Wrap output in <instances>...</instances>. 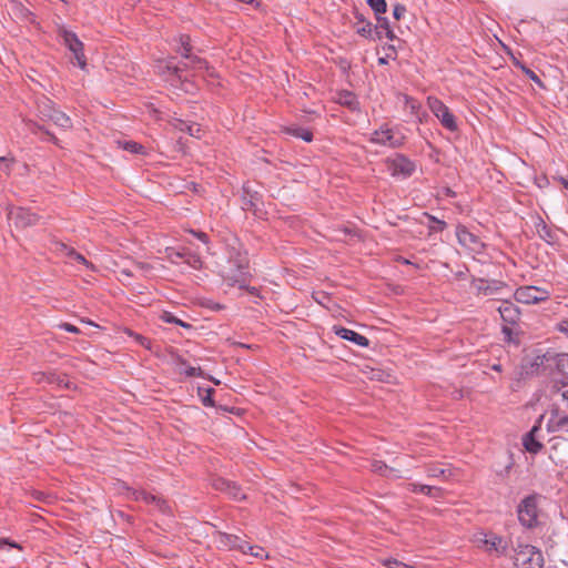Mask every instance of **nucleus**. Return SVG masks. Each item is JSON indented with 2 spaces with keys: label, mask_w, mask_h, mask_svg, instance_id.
<instances>
[{
  "label": "nucleus",
  "mask_w": 568,
  "mask_h": 568,
  "mask_svg": "<svg viewBox=\"0 0 568 568\" xmlns=\"http://www.w3.org/2000/svg\"><path fill=\"white\" fill-rule=\"evenodd\" d=\"M221 276L229 286L245 287L250 278L247 254L236 251L230 255L229 266L224 267Z\"/></svg>",
  "instance_id": "nucleus-1"
},
{
  "label": "nucleus",
  "mask_w": 568,
  "mask_h": 568,
  "mask_svg": "<svg viewBox=\"0 0 568 568\" xmlns=\"http://www.w3.org/2000/svg\"><path fill=\"white\" fill-rule=\"evenodd\" d=\"M514 564L516 568H542L544 557L535 546L518 544L515 548Z\"/></svg>",
  "instance_id": "nucleus-2"
},
{
  "label": "nucleus",
  "mask_w": 568,
  "mask_h": 568,
  "mask_svg": "<svg viewBox=\"0 0 568 568\" xmlns=\"http://www.w3.org/2000/svg\"><path fill=\"white\" fill-rule=\"evenodd\" d=\"M473 542L488 554L497 556L506 554L509 545V535H475Z\"/></svg>",
  "instance_id": "nucleus-3"
},
{
  "label": "nucleus",
  "mask_w": 568,
  "mask_h": 568,
  "mask_svg": "<svg viewBox=\"0 0 568 568\" xmlns=\"http://www.w3.org/2000/svg\"><path fill=\"white\" fill-rule=\"evenodd\" d=\"M406 136L397 128H390L387 124L372 133L371 142L388 148H400L405 143Z\"/></svg>",
  "instance_id": "nucleus-4"
},
{
  "label": "nucleus",
  "mask_w": 568,
  "mask_h": 568,
  "mask_svg": "<svg viewBox=\"0 0 568 568\" xmlns=\"http://www.w3.org/2000/svg\"><path fill=\"white\" fill-rule=\"evenodd\" d=\"M427 105L445 129L452 132L457 130L456 119L443 101L435 97H428Z\"/></svg>",
  "instance_id": "nucleus-5"
},
{
  "label": "nucleus",
  "mask_w": 568,
  "mask_h": 568,
  "mask_svg": "<svg viewBox=\"0 0 568 568\" xmlns=\"http://www.w3.org/2000/svg\"><path fill=\"white\" fill-rule=\"evenodd\" d=\"M515 300L523 304H538L549 300L550 292L537 286H520L515 291Z\"/></svg>",
  "instance_id": "nucleus-6"
},
{
  "label": "nucleus",
  "mask_w": 568,
  "mask_h": 568,
  "mask_svg": "<svg viewBox=\"0 0 568 568\" xmlns=\"http://www.w3.org/2000/svg\"><path fill=\"white\" fill-rule=\"evenodd\" d=\"M518 519L526 528H534L537 524V503L535 496L526 497L518 506Z\"/></svg>",
  "instance_id": "nucleus-7"
},
{
  "label": "nucleus",
  "mask_w": 568,
  "mask_h": 568,
  "mask_svg": "<svg viewBox=\"0 0 568 568\" xmlns=\"http://www.w3.org/2000/svg\"><path fill=\"white\" fill-rule=\"evenodd\" d=\"M130 497L135 501H143L160 513L166 514L171 511V507L165 499L159 495H153L144 490L129 489Z\"/></svg>",
  "instance_id": "nucleus-8"
},
{
  "label": "nucleus",
  "mask_w": 568,
  "mask_h": 568,
  "mask_svg": "<svg viewBox=\"0 0 568 568\" xmlns=\"http://www.w3.org/2000/svg\"><path fill=\"white\" fill-rule=\"evenodd\" d=\"M8 220L18 229L36 225L39 217L36 213L23 207H12L8 212Z\"/></svg>",
  "instance_id": "nucleus-9"
},
{
  "label": "nucleus",
  "mask_w": 568,
  "mask_h": 568,
  "mask_svg": "<svg viewBox=\"0 0 568 568\" xmlns=\"http://www.w3.org/2000/svg\"><path fill=\"white\" fill-rule=\"evenodd\" d=\"M542 419L544 416H539V418L535 422L532 428L523 437V445L525 449L531 454L539 453L544 447V445L539 440V433L541 432Z\"/></svg>",
  "instance_id": "nucleus-10"
},
{
  "label": "nucleus",
  "mask_w": 568,
  "mask_h": 568,
  "mask_svg": "<svg viewBox=\"0 0 568 568\" xmlns=\"http://www.w3.org/2000/svg\"><path fill=\"white\" fill-rule=\"evenodd\" d=\"M456 236L458 243L474 252H480L484 248V243L480 239L471 233L465 225L458 224L456 227Z\"/></svg>",
  "instance_id": "nucleus-11"
},
{
  "label": "nucleus",
  "mask_w": 568,
  "mask_h": 568,
  "mask_svg": "<svg viewBox=\"0 0 568 568\" xmlns=\"http://www.w3.org/2000/svg\"><path fill=\"white\" fill-rule=\"evenodd\" d=\"M44 106L49 108V112H45V110H42L40 108V115L43 120H50L55 125L62 128V129H71L72 128V121L69 115H67L64 112L54 109L51 104L50 100H47L44 102Z\"/></svg>",
  "instance_id": "nucleus-12"
},
{
  "label": "nucleus",
  "mask_w": 568,
  "mask_h": 568,
  "mask_svg": "<svg viewBox=\"0 0 568 568\" xmlns=\"http://www.w3.org/2000/svg\"><path fill=\"white\" fill-rule=\"evenodd\" d=\"M387 166L392 175L410 176L415 171L414 162L402 154L388 160Z\"/></svg>",
  "instance_id": "nucleus-13"
},
{
  "label": "nucleus",
  "mask_w": 568,
  "mask_h": 568,
  "mask_svg": "<svg viewBox=\"0 0 568 568\" xmlns=\"http://www.w3.org/2000/svg\"><path fill=\"white\" fill-rule=\"evenodd\" d=\"M63 40L69 50L74 54L78 65L81 69H84L87 61L83 53V43L72 32H64Z\"/></svg>",
  "instance_id": "nucleus-14"
},
{
  "label": "nucleus",
  "mask_w": 568,
  "mask_h": 568,
  "mask_svg": "<svg viewBox=\"0 0 568 568\" xmlns=\"http://www.w3.org/2000/svg\"><path fill=\"white\" fill-rule=\"evenodd\" d=\"M185 61L181 62L176 67H170L168 65V70L174 74H178L180 77V72L184 69H194V70H202L207 68V63L205 60L197 55H193L191 52L187 53V55H182Z\"/></svg>",
  "instance_id": "nucleus-15"
},
{
  "label": "nucleus",
  "mask_w": 568,
  "mask_h": 568,
  "mask_svg": "<svg viewBox=\"0 0 568 568\" xmlns=\"http://www.w3.org/2000/svg\"><path fill=\"white\" fill-rule=\"evenodd\" d=\"M34 379L37 383L45 382L48 384H55L57 386L62 388L70 387V381L68 379L67 375H61L51 371L34 373Z\"/></svg>",
  "instance_id": "nucleus-16"
},
{
  "label": "nucleus",
  "mask_w": 568,
  "mask_h": 568,
  "mask_svg": "<svg viewBox=\"0 0 568 568\" xmlns=\"http://www.w3.org/2000/svg\"><path fill=\"white\" fill-rule=\"evenodd\" d=\"M224 537H226V539L230 541V542H236L237 541V536L235 535H223ZM235 547H239V549L243 552V554H250L251 556L255 557V558H267V554L266 551L260 547V546H252L250 545L248 542H241V544H234Z\"/></svg>",
  "instance_id": "nucleus-17"
},
{
  "label": "nucleus",
  "mask_w": 568,
  "mask_h": 568,
  "mask_svg": "<svg viewBox=\"0 0 568 568\" xmlns=\"http://www.w3.org/2000/svg\"><path fill=\"white\" fill-rule=\"evenodd\" d=\"M334 332L337 336L343 339L353 342L358 346L366 347L369 344V341L364 335H361L352 329L342 326H334Z\"/></svg>",
  "instance_id": "nucleus-18"
},
{
  "label": "nucleus",
  "mask_w": 568,
  "mask_h": 568,
  "mask_svg": "<svg viewBox=\"0 0 568 568\" xmlns=\"http://www.w3.org/2000/svg\"><path fill=\"white\" fill-rule=\"evenodd\" d=\"M498 312L503 321L508 325H515L519 321L520 312L518 307L508 301L503 302L498 307Z\"/></svg>",
  "instance_id": "nucleus-19"
},
{
  "label": "nucleus",
  "mask_w": 568,
  "mask_h": 568,
  "mask_svg": "<svg viewBox=\"0 0 568 568\" xmlns=\"http://www.w3.org/2000/svg\"><path fill=\"white\" fill-rule=\"evenodd\" d=\"M335 101L342 106L349 109L351 111H359L361 109V103L356 94L348 90L339 91Z\"/></svg>",
  "instance_id": "nucleus-20"
},
{
  "label": "nucleus",
  "mask_w": 568,
  "mask_h": 568,
  "mask_svg": "<svg viewBox=\"0 0 568 568\" xmlns=\"http://www.w3.org/2000/svg\"><path fill=\"white\" fill-rule=\"evenodd\" d=\"M473 285L477 290L478 294H483L485 296L495 295L498 290L504 286L501 282L494 281L493 283H488L483 278L475 280Z\"/></svg>",
  "instance_id": "nucleus-21"
},
{
  "label": "nucleus",
  "mask_w": 568,
  "mask_h": 568,
  "mask_svg": "<svg viewBox=\"0 0 568 568\" xmlns=\"http://www.w3.org/2000/svg\"><path fill=\"white\" fill-rule=\"evenodd\" d=\"M355 19L357 20L355 23L356 32L366 39H374V27L372 22L366 20L359 12L355 13Z\"/></svg>",
  "instance_id": "nucleus-22"
},
{
  "label": "nucleus",
  "mask_w": 568,
  "mask_h": 568,
  "mask_svg": "<svg viewBox=\"0 0 568 568\" xmlns=\"http://www.w3.org/2000/svg\"><path fill=\"white\" fill-rule=\"evenodd\" d=\"M547 429L550 433H556V432H560V430L568 432V415L551 416L547 423Z\"/></svg>",
  "instance_id": "nucleus-23"
},
{
  "label": "nucleus",
  "mask_w": 568,
  "mask_h": 568,
  "mask_svg": "<svg viewBox=\"0 0 568 568\" xmlns=\"http://www.w3.org/2000/svg\"><path fill=\"white\" fill-rule=\"evenodd\" d=\"M423 216H425L428 220V234L432 235L434 233L443 232L447 227V223L443 220L437 219L436 216L424 212Z\"/></svg>",
  "instance_id": "nucleus-24"
},
{
  "label": "nucleus",
  "mask_w": 568,
  "mask_h": 568,
  "mask_svg": "<svg viewBox=\"0 0 568 568\" xmlns=\"http://www.w3.org/2000/svg\"><path fill=\"white\" fill-rule=\"evenodd\" d=\"M175 128L178 130H180L181 132H186L191 136H195V138H200V133L202 131L200 124L189 123L183 120H178Z\"/></svg>",
  "instance_id": "nucleus-25"
},
{
  "label": "nucleus",
  "mask_w": 568,
  "mask_h": 568,
  "mask_svg": "<svg viewBox=\"0 0 568 568\" xmlns=\"http://www.w3.org/2000/svg\"><path fill=\"white\" fill-rule=\"evenodd\" d=\"M412 491L420 493L432 497H439L442 495V489L429 486V485H420V484H412Z\"/></svg>",
  "instance_id": "nucleus-26"
},
{
  "label": "nucleus",
  "mask_w": 568,
  "mask_h": 568,
  "mask_svg": "<svg viewBox=\"0 0 568 568\" xmlns=\"http://www.w3.org/2000/svg\"><path fill=\"white\" fill-rule=\"evenodd\" d=\"M514 64L519 68L531 81H534L539 88L545 89V83L540 80V78L527 65L521 63L518 60H514Z\"/></svg>",
  "instance_id": "nucleus-27"
},
{
  "label": "nucleus",
  "mask_w": 568,
  "mask_h": 568,
  "mask_svg": "<svg viewBox=\"0 0 568 568\" xmlns=\"http://www.w3.org/2000/svg\"><path fill=\"white\" fill-rule=\"evenodd\" d=\"M24 124L28 128V130H30L32 133H37L38 131H41L48 136L49 141L53 142L54 144L58 143L57 136L53 133H51L49 130H45L42 125H39L38 123H36L31 120H26Z\"/></svg>",
  "instance_id": "nucleus-28"
},
{
  "label": "nucleus",
  "mask_w": 568,
  "mask_h": 568,
  "mask_svg": "<svg viewBox=\"0 0 568 568\" xmlns=\"http://www.w3.org/2000/svg\"><path fill=\"white\" fill-rule=\"evenodd\" d=\"M377 20V24L374 27V39L381 40L383 38L382 30H388L389 21L387 18L383 17V14L375 16Z\"/></svg>",
  "instance_id": "nucleus-29"
},
{
  "label": "nucleus",
  "mask_w": 568,
  "mask_h": 568,
  "mask_svg": "<svg viewBox=\"0 0 568 568\" xmlns=\"http://www.w3.org/2000/svg\"><path fill=\"white\" fill-rule=\"evenodd\" d=\"M60 248L61 252H63L68 257L89 266V262L85 260V257L82 254L75 252L72 247H69L65 244L61 243Z\"/></svg>",
  "instance_id": "nucleus-30"
},
{
  "label": "nucleus",
  "mask_w": 568,
  "mask_h": 568,
  "mask_svg": "<svg viewBox=\"0 0 568 568\" xmlns=\"http://www.w3.org/2000/svg\"><path fill=\"white\" fill-rule=\"evenodd\" d=\"M556 366L558 372L568 383V354L562 353L557 356Z\"/></svg>",
  "instance_id": "nucleus-31"
},
{
  "label": "nucleus",
  "mask_w": 568,
  "mask_h": 568,
  "mask_svg": "<svg viewBox=\"0 0 568 568\" xmlns=\"http://www.w3.org/2000/svg\"><path fill=\"white\" fill-rule=\"evenodd\" d=\"M119 146L132 154L144 153V146L134 141H119Z\"/></svg>",
  "instance_id": "nucleus-32"
},
{
  "label": "nucleus",
  "mask_w": 568,
  "mask_h": 568,
  "mask_svg": "<svg viewBox=\"0 0 568 568\" xmlns=\"http://www.w3.org/2000/svg\"><path fill=\"white\" fill-rule=\"evenodd\" d=\"M288 133L304 140L305 142H311L313 140V133L304 128H293L288 130Z\"/></svg>",
  "instance_id": "nucleus-33"
},
{
  "label": "nucleus",
  "mask_w": 568,
  "mask_h": 568,
  "mask_svg": "<svg viewBox=\"0 0 568 568\" xmlns=\"http://www.w3.org/2000/svg\"><path fill=\"white\" fill-rule=\"evenodd\" d=\"M367 4L374 11L375 16L384 14L387 11V3L385 0H366Z\"/></svg>",
  "instance_id": "nucleus-34"
},
{
  "label": "nucleus",
  "mask_w": 568,
  "mask_h": 568,
  "mask_svg": "<svg viewBox=\"0 0 568 568\" xmlns=\"http://www.w3.org/2000/svg\"><path fill=\"white\" fill-rule=\"evenodd\" d=\"M178 364L185 367L184 374L187 377H199L202 376V369L200 367H192L186 365V361L182 357H178Z\"/></svg>",
  "instance_id": "nucleus-35"
},
{
  "label": "nucleus",
  "mask_w": 568,
  "mask_h": 568,
  "mask_svg": "<svg viewBox=\"0 0 568 568\" xmlns=\"http://www.w3.org/2000/svg\"><path fill=\"white\" fill-rule=\"evenodd\" d=\"M371 469L372 471L376 473V474H379V475H384V476H388V473H392L393 469L389 468L384 462L382 460H374L372 464H371Z\"/></svg>",
  "instance_id": "nucleus-36"
},
{
  "label": "nucleus",
  "mask_w": 568,
  "mask_h": 568,
  "mask_svg": "<svg viewBox=\"0 0 568 568\" xmlns=\"http://www.w3.org/2000/svg\"><path fill=\"white\" fill-rule=\"evenodd\" d=\"M184 263L194 270H200L202 267L201 257L197 254L190 252L189 250H186V258Z\"/></svg>",
  "instance_id": "nucleus-37"
},
{
  "label": "nucleus",
  "mask_w": 568,
  "mask_h": 568,
  "mask_svg": "<svg viewBox=\"0 0 568 568\" xmlns=\"http://www.w3.org/2000/svg\"><path fill=\"white\" fill-rule=\"evenodd\" d=\"M226 494L235 500H243L246 498V495L243 493L241 487H239L235 483H231L230 488L226 490Z\"/></svg>",
  "instance_id": "nucleus-38"
},
{
  "label": "nucleus",
  "mask_w": 568,
  "mask_h": 568,
  "mask_svg": "<svg viewBox=\"0 0 568 568\" xmlns=\"http://www.w3.org/2000/svg\"><path fill=\"white\" fill-rule=\"evenodd\" d=\"M406 100V105L407 108H409L410 112L416 115L419 121H422V116H420V110H422V105L418 101H416L415 99L410 98V97H406L405 98Z\"/></svg>",
  "instance_id": "nucleus-39"
},
{
  "label": "nucleus",
  "mask_w": 568,
  "mask_h": 568,
  "mask_svg": "<svg viewBox=\"0 0 568 568\" xmlns=\"http://www.w3.org/2000/svg\"><path fill=\"white\" fill-rule=\"evenodd\" d=\"M168 258L171 263L178 264L180 261L184 262L186 258V250L182 251H168Z\"/></svg>",
  "instance_id": "nucleus-40"
},
{
  "label": "nucleus",
  "mask_w": 568,
  "mask_h": 568,
  "mask_svg": "<svg viewBox=\"0 0 568 568\" xmlns=\"http://www.w3.org/2000/svg\"><path fill=\"white\" fill-rule=\"evenodd\" d=\"M231 483L232 481H230L225 478H222V477H216V478L212 479L213 488L215 490H220V491H224V493H226V490L230 488Z\"/></svg>",
  "instance_id": "nucleus-41"
},
{
  "label": "nucleus",
  "mask_w": 568,
  "mask_h": 568,
  "mask_svg": "<svg viewBox=\"0 0 568 568\" xmlns=\"http://www.w3.org/2000/svg\"><path fill=\"white\" fill-rule=\"evenodd\" d=\"M180 43H181V48L178 49V52L181 54V55H187L189 52H191V44H190V37L189 36H181L180 37Z\"/></svg>",
  "instance_id": "nucleus-42"
},
{
  "label": "nucleus",
  "mask_w": 568,
  "mask_h": 568,
  "mask_svg": "<svg viewBox=\"0 0 568 568\" xmlns=\"http://www.w3.org/2000/svg\"><path fill=\"white\" fill-rule=\"evenodd\" d=\"M162 320L166 323H173V324H176V325H180V326H183V327H191L190 324L179 320L178 317H175L174 315H172L171 313H168L165 312L163 315H162Z\"/></svg>",
  "instance_id": "nucleus-43"
},
{
  "label": "nucleus",
  "mask_w": 568,
  "mask_h": 568,
  "mask_svg": "<svg viewBox=\"0 0 568 568\" xmlns=\"http://www.w3.org/2000/svg\"><path fill=\"white\" fill-rule=\"evenodd\" d=\"M384 565L387 567V568H414L413 566H409L405 562H402L397 559H394V558H389V559H386L384 561Z\"/></svg>",
  "instance_id": "nucleus-44"
},
{
  "label": "nucleus",
  "mask_w": 568,
  "mask_h": 568,
  "mask_svg": "<svg viewBox=\"0 0 568 568\" xmlns=\"http://www.w3.org/2000/svg\"><path fill=\"white\" fill-rule=\"evenodd\" d=\"M447 473H448V475H450V470L445 469L443 467L434 466V467L428 468V475L432 477H439V476L446 477Z\"/></svg>",
  "instance_id": "nucleus-45"
},
{
  "label": "nucleus",
  "mask_w": 568,
  "mask_h": 568,
  "mask_svg": "<svg viewBox=\"0 0 568 568\" xmlns=\"http://www.w3.org/2000/svg\"><path fill=\"white\" fill-rule=\"evenodd\" d=\"M205 395L202 396V403L204 406H209V407H212L214 406V400H213V393H214V389L213 388H207L205 390Z\"/></svg>",
  "instance_id": "nucleus-46"
},
{
  "label": "nucleus",
  "mask_w": 568,
  "mask_h": 568,
  "mask_svg": "<svg viewBox=\"0 0 568 568\" xmlns=\"http://www.w3.org/2000/svg\"><path fill=\"white\" fill-rule=\"evenodd\" d=\"M406 13V7L400 3H396L393 9V16L396 20H400Z\"/></svg>",
  "instance_id": "nucleus-47"
},
{
  "label": "nucleus",
  "mask_w": 568,
  "mask_h": 568,
  "mask_svg": "<svg viewBox=\"0 0 568 568\" xmlns=\"http://www.w3.org/2000/svg\"><path fill=\"white\" fill-rule=\"evenodd\" d=\"M60 327H61L62 329H64V331L69 332V333H73V334H78V333H80V329H79L77 326H74V325H72V324H70V323H62V324L60 325Z\"/></svg>",
  "instance_id": "nucleus-48"
},
{
  "label": "nucleus",
  "mask_w": 568,
  "mask_h": 568,
  "mask_svg": "<svg viewBox=\"0 0 568 568\" xmlns=\"http://www.w3.org/2000/svg\"><path fill=\"white\" fill-rule=\"evenodd\" d=\"M191 233L196 236L200 241H202L203 243H207L209 242V236L206 233L204 232H201V231H191Z\"/></svg>",
  "instance_id": "nucleus-49"
},
{
  "label": "nucleus",
  "mask_w": 568,
  "mask_h": 568,
  "mask_svg": "<svg viewBox=\"0 0 568 568\" xmlns=\"http://www.w3.org/2000/svg\"><path fill=\"white\" fill-rule=\"evenodd\" d=\"M558 331L568 336V320H564L558 324Z\"/></svg>",
  "instance_id": "nucleus-50"
},
{
  "label": "nucleus",
  "mask_w": 568,
  "mask_h": 568,
  "mask_svg": "<svg viewBox=\"0 0 568 568\" xmlns=\"http://www.w3.org/2000/svg\"><path fill=\"white\" fill-rule=\"evenodd\" d=\"M135 338L140 343V345H142L144 347H149L150 341L146 337L136 334Z\"/></svg>",
  "instance_id": "nucleus-51"
},
{
  "label": "nucleus",
  "mask_w": 568,
  "mask_h": 568,
  "mask_svg": "<svg viewBox=\"0 0 568 568\" xmlns=\"http://www.w3.org/2000/svg\"><path fill=\"white\" fill-rule=\"evenodd\" d=\"M16 7L19 9L22 18L28 19L31 16V12L27 8H20L18 4Z\"/></svg>",
  "instance_id": "nucleus-52"
},
{
  "label": "nucleus",
  "mask_w": 568,
  "mask_h": 568,
  "mask_svg": "<svg viewBox=\"0 0 568 568\" xmlns=\"http://www.w3.org/2000/svg\"><path fill=\"white\" fill-rule=\"evenodd\" d=\"M241 290H246L252 295H256L257 294V288L256 287H250L246 284H245V287H242Z\"/></svg>",
  "instance_id": "nucleus-53"
},
{
  "label": "nucleus",
  "mask_w": 568,
  "mask_h": 568,
  "mask_svg": "<svg viewBox=\"0 0 568 568\" xmlns=\"http://www.w3.org/2000/svg\"><path fill=\"white\" fill-rule=\"evenodd\" d=\"M385 36L389 40H394L395 39V33H394V31L392 29L385 30Z\"/></svg>",
  "instance_id": "nucleus-54"
},
{
  "label": "nucleus",
  "mask_w": 568,
  "mask_h": 568,
  "mask_svg": "<svg viewBox=\"0 0 568 568\" xmlns=\"http://www.w3.org/2000/svg\"><path fill=\"white\" fill-rule=\"evenodd\" d=\"M562 402L565 403L566 407L568 408V390H565L561 393Z\"/></svg>",
  "instance_id": "nucleus-55"
},
{
  "label": "nucleus",
  "mask_w": 568,
  "mask_h": 568,
  "mask_svg": "<svg viewBox=\"0 0 568 568\" xmlns=\"http://www.w3.org/2000/svg\"><path fill=\"white\" fill-rule=\"evenodd\" d=\"M7 162L13 163L14 159L13 158H8V156H0V163H4L6 164Z\"/></svg>",
  "instance_id": "nucleus-56"
},
{
  "label": "nucleus",
  "mask_w": 568,
  "mask_h": 568,
  "mask_svg": "<svg viewBox=\"0 0 568 568\" xmlns=\"http://www.w3.org/2000/svg\"><path fill=\"white\" fill-rule=\"evenodd\" d=\"M245 209L251 210L253 206H255L253 199L244 202Z\"/></svg>",
  "instance_id": "nucleus-57"
},
{
  "label": "nucleus",
  "mask_w": 568,
  "mask_h": 568,
  "mask_svg": "<svg viewBox=\"0 0 568 568\" xmlns=\"http://www.w3.org/2000/svg\"><path fill=\"white\" fill-rule=\"evenodd\" d=\"M503 333H504L505 335H507V336H510V334H511V328H510V327H508V326H504V327H503Z\"/></svg>",
  "instance_id": "nucleus-58"
},
{
  "label": "nucleus",
  "mask_w": 568,
  "mask_h": 568,
  "mask_svg": "<svg viewBox=\"0 0 568 568\" xmlns=\"http://www.w3.org/2000/svg\"><path fill=\"white\" fill-rule=\"evenodd\" d=\"M45 101H47V100H44L43 102H41V103H39V104H38V111H39V112H40V108H41L42 110H45V112H49V108H45V106H44V102H45Z\"/></svg>",
  "instance_id": "nucleus-59"
},
{
  "label": "nucleus",
  "mask_w": 568,
  "mask_h": 568,
  "mask_svg": "<svg viewBox=\"0 0 568 568\" xmlns=\"http://www.w3.org/2000/svg\"><path fill=\"white\" fill-rule=\"evenodd\" d=\"M9 163H10V162H7V163H6V165H4V168H3V171H4L7 174H9V173H10V166H9Z\"/></svg>",
  "instance_id": "nucleus-60"
},
{
  "label": "nucleus",
  "mask_w": 568,
  "mask_h": 568,
  "mask_svg": "<svg viewBox=\"0 0 568 568\" xmlns=\"http://www.w3.org/2000/svg\"><path fill=\"white\" fill-rule=\"evenodd\" d=\"M378 63L379 64H386L387 63V60L385 58H379L378 59Z\"/></svg>",
  "instance_id": "nucleus-61"
},
{
  "label": "nucleus",
  "mask_w": 568,
  "mask_h": 568,
  "mask_svg": "<svg viewBox=\"0 0 568 568\" xmlns=\"http://www.w3.org/2000/svg\"><path fill=\"white\" fill-rule=\"evenodd\" d=\"M2 544L9 545L10 547H18L16 544H10L8 540L2 539Z\"/></svg>",
  "instance_id": "nucleus-62"
},
{
  "label": "nucleus",
  "mask_w": 568,
  "mask_h": 568,
  "mask_svg": "<svg viewBox=\"0 0 568 568\" xmlns=\"http://www.w3.org/2000/svg\"><path fill=\"white\" fill-rule=\"evenodd\" d=\"M561 182H562V184H564L565 189H567V190H568V181H567V180H565V179H561Z\"/></svg>",
  "instance_id": "nucleus-63"
},
{
  "label": "nucleus",
  "mask_w": 568,
  "mask_h": 568,
  "mask_svg": "<svg viewBox=\"0 0 568 568\" xmlns=\"http://www.w3.org/2000/svg\"><path fill=\"white\" fill-rule=\"evenodd\" d=\"M493 368H494L495 371H500V369H501V368H500V365H494V366H493Z\"/></svg>",
  "instance_id": "nucleus-64"
}]
</instances>
